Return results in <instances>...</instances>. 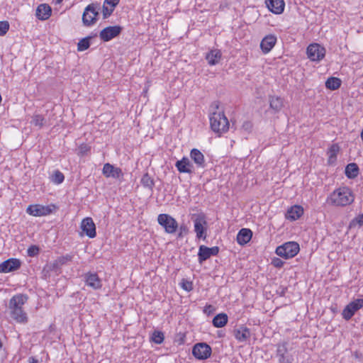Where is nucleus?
Returning <instances> with one entry per match:
<instances>
[{"label":"nucleus","mask_w":363,"mask_h":363,"mask_svg":"<svg viewBox=\"0 0 363 363\" xmlns=\"http://www.w3.org/2000/svg\"><path fill=\"white\" fill-rule=\"evenodd\" d=\"M219 104L215 101L211 105L213 111L210 117L211 128L213 131L220 135L229 129V122L223 111H218Z\"/></svg>","instance_id":"obj_1"},{"label":"nucleus","mask_w":363,"mask_h":363,"mask_svg":"<svg viewBox=\"0 0 363 363\" xmlns=\"http://www.w3.org/2000/svg\"><path fill=\"white\" fill-rule=\"evenodd\" d=\"M354 199V196L351 189L347 186H342L330 194L327 199V203L335 206H346L351 204Z\"/></svg>","instance_id":"obj_2"},{"label":"nucleus","mask_w":363,"mask_h":363,"mask_svg":"<svg viewBox=\"0 0 363 363\" xmlns=\"http://www.w3.org/2000/svg\"><path fill=\"white\" fill-rule=\"evenodd\" d=\"M299 245L296 242H287L276 249V254L286 259L295 257L299 252Z\"/></svg>","instance_id":"obj_3"},{"label":"nucleus","mask_w":363,"mask_h":363,"mask_svg":"<svg viewBox=\"0 0 363 363\" xmlns=\"http://www.w3.org/2000/svg\"><path fill=\"white\" fill-rule=\"evenodd\" d=\"M157 222L168 234L175 233L179 228L177 221L169 214H160L157 217Z\"/></svg>","instance_id":"obj_4"},{"label":"nucleus","mask_w":363,"mask_h":363,"mask_svg":"<svg viewBox=\"0 0 363 363\" xmlns=\"http://www.w3.org/2000/svg\"><path fill=\"white\" fill-rule=\"evenodd\" d=\"M99 9V5L98 4H91L85 8L82 15V21L84 26H89L96 21Z\"/></svg>","instance_id":"obj_5"},{"label":"nucleus","mask_w":363,"mask_h":363,"mask_svg":"<svg viewBox=\"0 0 363 363\" xmlns=\"http://www.w3.org/2000/svg\"><path fill=\"white\" fill-rule=\"evenodd\" d=\"M307 55L311 60L320 61L325 55V49L319 44H311L307 48Z\"/></svg>","instance_id":"obj_6"},{"label":"nucleus","mask_w":363,"mask_h":363,"mask_svg":"<svg viewBox=\"0 0 363 363\" xmlns=\"http://www.w3.org/2000/svg\"><path fill=\"white\" fill-rule=\"evenodd\" d=\"M211 347L205 342L196 344L192 350L193 355L198 359H206L211 354Z\"/></svg>","instance_id":"obj_7"},{"label":"nucleus","mask_w":363,"mask_h":363,"mask_svg":"<svg viewBox=\"0 0 363 363\" xmlns=\"http://www.w3.org/2000/svg\"><path fill=\"white\" fill-rule=\"evenodd\" d=\"M363 307V299L357 298L345 306L342 315L344 319L349 320L354 315L355 312Z\"/></svg>","instance_id":"obj_8"},{"label":"nucleus","mask_w":363,"mask_h":363,"mask_svg":"<svg viewBox=\"0 0 363 363\" xmlns=\"http://www.w3.org/2000/svg\"><path fill=\"white\" fill-rule=\"evenodd\" d=\"M122 31V27L120 26H108L104 28L99 34L101 40L105 42L109 41L113 38L118 36Z\"/></svg>","instance_id":"obj_9"},{"label":"nucleus","mask_w":363,"mask_h":363,"mask_svg":"<svg viewBox=\"0 0 363 363\" xmlns=\"http://www.w3.org/2000/svg\"><path fill=\"white\" fill-rule=\"evenodd\" d=\"M21 262L18 259L10 258L0 264V273L14 272L21 267Z\"/></svg>","instance_id":"obj_10"},{"label":"nucleus","mask_w":363,"mask_h":363,"mask_svg":"<svg viewBox=\"0 0 363 363\" xmlns=\"http://www.w3.org/2000/svg\"><path fill=\"white\" fill-rule=\"evenodd\" d=\"M287 342H284L277 345V356L279 363H292L293 358L288 352Z\"/></svg>","instance_id":"obj_11"},{"label":"nucleus","mask_w":363,"mask_h":363,"mask_svg":"<svg viewBox=\"0 0 363 363\" xmlns=\"http://www.w3.org/2000/svg\"><path fill=\"white\" fill-rule=\"evenodd\" d=\"M218 247L215 246L213 247H208L205 245H201L198 253L199 263H202L203 261H206L212 255H218Z\"/></svg>","instance_id":"obj_12"},{"label":"nucleus","mask_w":363,"mask_h":363,"mask_svg":"<svg viewBox=\"0 0 363 363\" xmlns=\"http://www.w3.org/2000/svg\"><path fill=\"white\" fill-rule=\"evenodd\" d=\"M51 206L41 205H30L27 208V213L34 216H44L52 213Z\"/></svg>","instance_id":"obj_13"},{"label":"nucleus","mask_w":363,"mask_h":363,"mask_svg":"<svg viewBox=\"0 0 363 363\" xmlns=\"http://www.w3.org/2000/svg\"><path fill=\"white\" fill-rule=\"evenodd\" d=\"M102 172L106 177L121 179L123 176V174L121 168L116 167L109 163H106L104 165Z\"/></svg>","instance_id":"obj_14"},{"label":"nucleus","mask_w":363,"mask_h":363,"mask_svg":"<svg viewBox=\"0 0 363 363\" xmlns=\"http://www.w3.org/2000/svg\"><path fill=\"white\" fill-rule=\"evenodd\" d=\"M81 228L90 238L96 237V226L91 218H84L81 223Z\"/></svg>","instance_id":"obj_15"},{"label":"nucleus","mask_w":363,"mask_h":363,"mask_svg":"<svg viewBox=\"0 0 363 363\" xmlns=\"http://www.w3.org/2000/svg\"><path fill=\"white\" fill-rule=\"evenodd\" d=\"M86 284L94 289H99L102 286L101 279L96 273L88 272L84 274Z\"/></svg>","instance_id":"obj_16"},{"label":"nucleus","mask_w":363,"mask_h":363,"mask_svg":"<svg viewBox=\"0 0 363 363\" xmlns=\"http://www.w3.org/2000/svg\"><path fill=\"white\" fill-rule=\"evenodd\" d=\"M175 166L181 173L191 174L194 172V165L190 162L189 159L185 157L182 160L177 161Z\"/></svg>","instance_id":"obj_17"},{"label":"nucleus","mask_w":363,"mask_h":363,"mask_svg":"<svg viewBox=\"0 0 363 363\" xmlns=\"http://www.w3.org/2000/svg\"><path fill=\"white\" fill-rule=\"evenodd\" d=\"M265 3L269 10L275 14H281L284 11V0H266Z\"/></svg>","instance_id":"obj_18"},{"label":"nucleus","mask_w":363,"mask_h":363,"mask_svg":"<svg viewBox=\"0 0 363 363\" xmlns=\"http://www.w3.org/2000/svg\"><path fill=\"white\" fill-rule=\"evenodd\" d=\"M51 13V7L46 4H42L37 7L35 16L39 20L45 21L50 18Z\"/></svg>","instance_id":"obj_19"},{"label":"nucleus","mask_w":363,"mask_h":363,"mask_svg":"<svg viewBox=\"0 0 363 363\" xmlns=\"http://www.w3.org/2000/svg\"><path fill=\"white\" fill-rule=\"evenodd\" d=\"M276 42L277 38L274 35H269L264 37L260 43V48L263 52H269L275 45Z\"/></svg>","instance_id":"obj_20"},{"label":"nucleus","mask_w":363,"mask_h":363,"mask_svg":"<svg viewBox=\"0 0 363 363\" xmlns=\"http://www.w3.org/2000/svg\"><path fill=\"white\" fill-rule=\"evenodd\" d=\"M252 232L248 228H242L237 235V242L240 245H245L251 240Z\"/></svg>","instance_id":"obj_21"},{"label":"nucleus","mask_w":363,"mask_h":363,"mask_svg":"<svg viewBox=\"0 0 363 363\" xmlns=\"http://www.w3.org/2000/svg\"><path fill=\"white\" fill-rule=\"evenodd\" d=\"M9 309L11 311V316L13 320L20 323H27V314L24 312L22 308H13Z\"/></svg>","instance_id":"obj_22"},{"label":"nucleus","mask_w":363,"mask_h":363,"mask_svg":"<svg viewBox=\"0 0 363 363\" xmlns=\"http://www.w3.org/2000/svg\"><path fill=\"white\" fill-rule=\"evenodd\" d=\"M235 337L240 342H245L250 337V330L243 325L234 330Z\"/></svg>","instance_id":"obj_23"},{"label":"nucleus","mask_w":363,"mask_h":363,"mask_svg":"<svg viewBox=\"0 0 363 363\" xmlns=\"http://www.w3.org/2000/svg\"><path fill=\"white\" fill-rule=\"evenodd\" d=\"M303 213V209L301 206H294L288 209L286 218L291 220H296Z\"/></svg>","instance_id":"obj_24"},{"label":"nucleus","mask_w":363,"mask_h":363,"mask_svg":"<svg viewBox=\"0 0 363 363\" xmlns=\"http://www.w3.org/2000/svg\"><path fill=\"white\" fill-rule=\"evenodd\" d=\"M28 300V296L24 294H18L13 296L9 301V308H22L23 306Z\"/></svg>","instance_id":"obj_25"},{"label":"nucleus","mask_w":363,"mask_h":363,"mask_svg":"<svg viewBox=\"0 0 363 363\" xmlns=\"http://www.w3.org/2000/svg\"><path fill=\"white\" fill-rule=\"evenodd\" d=\"M190 157L195 164L199 167H205V159L202 152L198 149H192L190 152Z\"/></svg>","instance_id":"obj_26"},{"label":"nucleus","mask_w":363,"mask_h":363,"mask_svg":"<svg viewBox=\"0 0 363 363\" xmlns=\"http://www.w3.org/2000/svg\"><path fill=\"white\" fill-rule=\"evenodd\" d=\"M221 52L219 50H212L207 53L206 59L210 65L218 64L221 58Z\"/></svg>","instance_id":"obj_27"},{"label":"nucleus","mask_w":363,"mask_h":363,"mask_svg":"<svg viewBox=\"0 0 363 363\" xmlns=\"http://www.w3.org/2000/svg\"><path fill=\"white\" fill-rule=\"evenodd\" d=\"M203 224H206V221L203 220L202 218H197L194 220V230L196 233V236L199 238H206V235H204V228Z\"/></svg>","instance_id":"obj_28"},{"label":"nucleus","mask_w":363,"mask_h":363,"mask_svg":"<svg viewBox=\"0 0 363 363\" xmlns=\"http://www.w3.org/2000/svg\"><path fill=\"white\" fill-rule=\"evenodd\" d=\"M359 174V167L356 163H350L345 167V174L349 179L355 178Z\"/></svg>","instance_id":"obj_29"},{"label":"nucleus","mask_w":363,"mask_h":363,"mask_svg":"<svg viewBox=\"0 0 363 363\" xmlns=\"http://www.w3.org/2000/svg\"><path fill=\"white\" fill-rule=\"evenodd\" d=\"M212 322L216 328H222L228 323V315L225 313H219L213 318Z\"/></svg>","instance_id":"obj_30"},{"label":"nucleus","mask_w":363,"mask_h":363,"mask_svg":"<svg viewBox=\"0 0 363 363\" xmlns=\"http://www.w3.org/2000/svg\"><path fill=\"white\" fill-rule=\"evenodd\" d=\"M340 150V147L337 144H333L328 150V163L333 164L335 162L337 154Z\"/></svg>","instance_id":"obj_31"},{"label":"nucleus","mask_w":363,"mask_h":363,"mask_svg":"<svg viewBox=\"0 0 363 363\" xmlns=\"http://www.w3.org/2000/svg\"><path fill=\"white\" fill-rule=\"evenodd\" d=\"M269 106L276 112L279 111L283 107V101L280 97L272 96L269 100Z\"/></svg>","instance_id":"obj_32"},{"label":"nucleus","mask_w":363,"mask_h":363,"mask_svg":"<svg viewBox=\"0 0 363 363\" xmlns=\"http://www.w3.org/2000/svg\"><path fill=\"white\" fill-rule=\"evenodd\" d=\"M341 85V80L337 77H331L325 82V86L330 90H336Z\"/></svg>","instance_id":"obj_33"},{"label":"nucleus","mask_w":363,"mask_h":363,"mask_svg":"<svg viewBox=\"0 0 363 363\" xmlns=\"http://www.w3.org/2000/svg\"><path fill=\"white\" fill-rule=\"evenodd\" d=\"M91 38V36H88L81 39L77 44V50L82 52L87 50L90 46V40Z\"/></svg>","instance_id":"obj_34"},{"label":"nucleus","mask_w":363,"mask_h":363,"mask_svg":"<svg viewBox=\"0 0 363 363\" xmlns=\"http://www.w3.org/2000/svg\"><path fill=\"white\" fill-rule=\"evenodd\" d=\"M72 258L73 256L71 255H66L65 256L60 257L55 260V262L53 264V267L55 266L64 265L68 262L72 261Z\"/></svg>","instance_id":"obj_35"},{"label":"nucleus","mask_w":363,"mask_h":363,"mask_svg":"<svg viewBox=\"0 0 363 363\" xmlns=\"http://www.w3.org/2000/svg\"><path fill=\"white\" fill-rule=\"evenodd\" d=\"M141 183L144 186L148 187L150 189H152L155 184L153 179L149 176L147 173L145 174L142 177Z\"/></svg>","instance_id":"obj_36"},{"label":"nucleus","mask_w":363,"mask_h":363,"mask_svg":"<svg viewBox=\"0 0 363 363\" xmlns=\"http://www.w3.org/2000/svg\"><path fill=\"white\" fill-rule=\"evenodd\" d=\"M64 179V174L58 170L55 171L52 177V181L57 184H61Z\"/></svg>","instance_id":"obj_37"},{"label":"nucleus","mask_w":363,"mask_h":363,"mask_svg":"<svg viewBox=\"0 0 363 363\" xmlns=\"http://www.w3.org/2000/svg\"><path fill=\"white\" fill-rule=\"evenodd\" d=\"M152 340L157 344H160L164 340V334L160 331H155L152 336Z\"/></svg>","instance_id":"obj_38"},{"label":"nucleus","mask_w":363,"mask_h":363,"mask_svg":"<svg viewBox=\"0 0 363 363\" xmlns=\"http://www.w3.org/2000/svg\"><path fill=\"white\" fill-rule=\"evenodd\" d=\"M357 225H358L359 227L363 226V214H360L352 220L350 223V228H354Z\"/></svg>","instance_id":"obj_39"},{"label":"nucleus","mask_w":363,"mask_h":363,"mask_svg":"<svg viewBox=\"0 0 363 363\" xmlns=\"http://www.w3.org/2000/svg\"><path fill=\"white\" fill-rule=\"evenodd\" d=\"M179 233L177 234V239H182L189 233V228L185 224L181 225L179 228Z\"/></svg>","instance_id":"obj_40"},{"label":"nucleus","mask_w":363,"mask_h":363,"mask_svg":"<svg viewBox=\"0 0 363 363\" xmlns=\"http://www.w3.org/2000/svg\"><path fill=\"white\" fill-rule=\"evenodd\" d=\"M9 23L6 21H0V35H4L9 30Z\"/></svg>","instance_id":"obj_41"},{"label":"nucleus","mask_w":363,"mask_h":363,"mask_svg":"<svg viewBox=\"0 0 363 363\" xmlns=\"http://www.w3.org/2000/svg\"><path fill=\"white\" fill-rule=\"evenodd\" d=\"M33 123L35 125L42 127L45 123V118L40 115H35L33 118Z\"/></svg>","instance_id":"obj_42"},{"label":"nucleus","mask_w":363,"mask_h":363,"mask_svg":"<svg viewBox=\"0 0 363 363\" xmlns=\"http://www.w3.org/2000/svg\"><path fill=\"white\" fill-rule=\"evenodd\" d=\"M102 9H103L102 12H103L104 18H107L108 17H109L112 14L113 10H114L113 8H112V7L108 8L106 6V4H104L103 5Z\"/></svg>","instance_id":"obj_43"},{"label":"nucleus","mask_w":363,"mask_h":363,"mask_svg":"<svg viewBox=\"0 0 363 363\" xmlns=\"http://www.w3.org/2000/svg\"><path fill=\"white\" fill-rule=\"evenodd\" d=\"M181 286H182V289L186 291H190L193 289L192 282L187 281L186 279H182Z\"/></svg>","instance_id":"obj_44"},{"label":"nucleus","mask_w":363,"mask_h":363,"mask_svg":"<svg viewBox=\"0 0 363 363\" xmlns=\"http://www.w3.org/2000/svg\"><path fill=\"white\" fill-rule=\"evenodd\" d=\"M39 252V247L35 245H32L28 249V255L30 257H34Z\"/></svg>","instance_id":"obj_45"},{"label":"nucleus","mask_w":363,"mask_h":363,"mask_svg":"<svg viewBox=\"0 0 363 363\" xmlns=\"http://www.w3.org/2000/svg\"><path fill=\"white\" fill-rule=\"evenodd\" d=\"M284 262L278 257H274L272 259V264L277 268L282 267L284 266Z\"/></svg>","instance_id":"obj_46"},{"label":"nucleus","mask_w":363,"mask_h":363,"mask_svg":"<svg viewBox=\"0 0 363 363\" xmlns=\"http://www.w3.org/2000/svg\"><path fill=\"white\" fill-rule=\"evenodd\" d=\"M79 154L81 155H86L90 150V147H88L86 145H80L79 148Z\"/></svg>","instance_id":"obj_47"},{"label":"nucleus","mask_w":363,"mask_h":363,"mask_svg":"<svg viewBox=\"0 0 363 363\" xmlns=\"http://www.w3.org/2000/svg\"><path fill=\"white\" fill-rule=\"evenodd\" d=\"M120 0H105L104 4L110 5L111 7L115 9V7L118 4Z\"/></svg>","instance_id":"obj_48"},{"label":"nucleus","mask_w":363,"mask_h":363,"mask_svg":"<svg viewBox=\"0 0 363 363\" xmlns=\"http://www.w3.org/2000/svg\"><path fill=\"white\" fill-rule=\"evenodd\" d=\"M252 124L250 121H245L242 124V128L246 131L250 132L252 130Z\"/></svg>","instance_id":"obj_49"},{"label":"nucleus","mask_w":363,"mask_h":363,"mask_svg":"<svg viewBox=\"0 0 363 363\" xmlns=\"http://www.w3.org/2000/svg\"><path fill=\"white\" fill-rule=\"evenodd\" d=\"M29 363H39V362L38 359H35L34 357H30Z\"/></svg>","instance_id":"obj_50"},{"label":"nucleus","mask_w":363,"mask_h":363,"mask_svg":"<svg viewBox=\"0 0 363 363\" xmlns=\"http://www.w3.org/2000/svg\"><path fill=\"white\" fill-rule=\"evenodd\" d=\"M211 308H212V306H211V305L207 306L205 307L204 312L207 313L208 309H211Z\"/></svg>","instance_id":"obj_51"},{"label":"nucleus","mask_w":363,"mask_h":363,"mask_svg":"<svg viewBox=\"0 0 363 363\" xmlns=\"http://www.w3.org/2000/svg\"><path fill=\"white\" fill-rule=\"evenodd\" d=\"M62 0H57V4H60V3H61V2H62Z\"/></svg>","instance_id":"obj_52"}]
</instances>
